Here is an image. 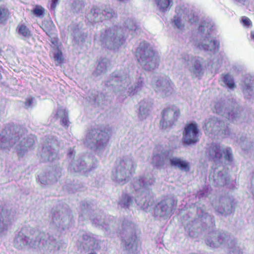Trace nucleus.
<instances>
[{
    "label": "nucleus",
    "instance_id": "1",
    "mask_svg": "<svg viewBox=\"0 0 254 254\" xmlns=\"http://www.w3.org/2000/svg\"><path fill=\"white\" fill-rule=\"evenodd\" d=\"M128 67H124L113 72L105 82L107 87H111L120 102H123L128 96L140 91L145 85L144 74L138 73L133 85Z\"/></svg>",
    "mask_w": 254,
    "mask_h": 254
},
{
    "label": "nucleus",
    "instance_id": "2",
    "mask_svg": "<svg viewBox=\"0 0 254 254\" xmlns=\"http://www.w3.org/2000/svg\"><path fill=\"white\" fill-rule=\"evenodd\" d=\"M27 131L24 127L13 124L6 126L0 133V148L8 149L15 145L18 154H22L35 143L34 135H26Z\"/></svg>",
    "mask_w": 254,
    "mask_h": 254
},
{
    "label": "nucleus",
    "instance_id": "3",
    "mask_svg": "<svg viewBox=\"0 0 254 254\" xmlns=\"http://www.w3.org/2000/svg\"><path fill=\"white\" fill-rule=\"evenodd\" d=\"M214 23L208 19L202 20L198 27V31L192 37L191 43L194 47L200 51L210 53H217L219 48V42L210 37Z\"/></svg>",
    "mask_w": 254,
    "mask_h": 254
},
{
    "label": "nucleus",
    "instance_id": "4",
    "mask_svg": "<svg viewBox=\"0 0 254 254\" xmlns=\"http://www.w3.org/2000/svg\"><path fill=\"white\" fill-rule=\"evenodd\" d=\"M35 236V239L33 240L19 232L14 239V246L19 250L23 249L27 246L50 251H54L56 248L58 250L60 249L56 239L49 233L37 231Z\"/></svg>",
    "mask_w": 254,
    "mask_h": 254
},
{
    "label": "nucleus",
    "instance_id": "5",
    "mask_svg": "<svg viewBox=\"0 0 254 254\" xmlns=\"http://www.w3.org/2000/svg\"><path fill=\"white\" fill-rule=\"evenodd\" d=\"M154 183L155 178L148 175L134 179L133 188L137 193H139L135 200L143 209H147L154 203L153 195L150 188Z\"/></svg>",
    "mask_w": 254,
    "mask_h": 254
},
{
    "label": "nucleus",
    "instance_id": "6",
    "mask_svg": "<svg viewBox=\"0 0 254 254\" xmlns=\"http://www.w3.org/2000/svg\"><path fill=\"white\" fill-rule=\"evenodd\" d=\"M94 40L103 47L118 49L125 41V32L123 28L118 26L103 29L95 34Z\"/></svg>",
    "mask_w": 254,
    "mask_h": 254
},
{
    "label": "nucleus",
    "instance_id": "7",
    "mask_svg": "<svg viewBox=\"0 0 254 254\" xmlns=\"http://www.w3.org/2000/svg\"><path fill=\"white\" fill-rule=\"evenodd\" d=\"M94 40L103 47L118 49L125 41V32L123 28L118 26L103 29L95 34Z\"/></svg>",
    "mask_w": 254,
    "mask_h": 254
},
{
    "label": "nucleus",
    "instance_id": "8",
    "mask_svg": "<svg viewBox=\"0 0 254 254\" xmlns=\"http://www.w3.org/2000/svg\"><path fill=\"white\" fill-rule=\"evenodd\" d=\"M117 165L112 175V180L117 184L124 185L127 183L135 172L136 161L131 154L124 156L117 160Z\"/></svg>",
    "mask_w": 254,
    "mask_h": 254
},
{
    "label": "nucleus",
    "instance_id": "9",
    "mask_svg": "<svg viewBox=\"0 0 254 254\" xmlns=\"http://www.w3.org/2000/svg\"><path fill=\"white\" fill-rule=\"evenodd\" d=\"M111 135L108 128H92L86 133L84 144L97 154H100L107 146Z\"/></svg>",
    "mask_w": 254,
    "mask_h": 254
},
{
    "label": "nucleus",
    "instance_id": "10",
    "mask_svg": "<svg viewBox=\"0 0 254 254\" xmlns=\"http://www.w3.org/2000/svg\"><path fill=\"white\" fill-rule=\"evenodd\" d=\"M138 62L146 71H152L159 66V58L148 43L141 42L136 51Z\"/></svg>",
    "mask_w": 254,
    "mask_h": 254
},
{
    "label": "nucleus",
    "instance_id": "11",
    "mask_svg": "<svg viewBox=\"0 0 254 254\" xmlns=\"http://www.w3.org/2000/svg\"><path fill=\"white\" fill-rule=\"evenodd\" d=\"M135 225L127 220L122 223V234L124 251L128 254H137V237L135 234Z\"/></svg>",
    "mask_w": 254,
    "mask_h": 254
},
{
    "label": "nucleus",
    "instance_id": "12",
    "mask_svg": "<svg viewBox=\"0 0 254 254\" xmlns=\"http://www.w3.org/2000/svg\"><path fill=\"white\" fill-rule=\"evenodd\" d=\"M238 107V104L234 101L221 100L215 103L213 112L233 121L240 114Z\"/></svg>",
    "mask_w": 254,
    "mask_h": 254
},
{
    "label": "nucleus",
    "instance_id": "13",
    "mask_svg": "<svg viewBox=\"0 0 254 254\" xmlns=\"http://www.w3.org/2000/svg\"><path fill=\"white\" fill-rule=\"evenodd\" d=\"M178 199L174 195L167 196L159 202L154 209L155 217L166 219L173 214L176 209Z\"/></svg>",
    "mask_w": 254,
    "mask_h": 254
},
{
    "label": "nucleus",
    "instance_id": "14",
    "mask_svg": "<svg viewBox=\"0 0 254 254\" xmlns=\"http://www.w3.org/2000/svg\"><path fill=\"white\" fill-rule=\"evenodd\" d=\"M60 142L52 135H46L43 141L41 154V161L44 162H52L57 156V148Z\"/></svg>",
    "mask_w": 254,
    "mask_h": 254
},
{
    "label": "nucleus",
    "instance_id": "15",
    "mask_svg": "<svg viewBox=\"0 0 254 254\" xmlns=\"http://www.w3.org/2000/svg\"><path fill=\"white\" fill-rule=\"evenodd\" d=\"M72 219L70 211L63 208L53 212L51 225L59 231H62L69 227L72 223Z\"/></svg>",
    "mask_w": 254,
    "mask_h": 254
},
{
    "label": "nucleus",
    "instance_id": "16",
    "mask_svg": "<svg viewBox=\"0 0 254 254\" xmlns=\"http://www.w3.org/2000/svg\"><path fill=\"white\" fill-rule=\"evenodd\" d=\"M203 128L205 133L209 135H229L230 133L227 124L224 121L219 120L215 117L206 120Z\"/></svg>",
    "mask_w": 254,
    "mask_h": 254
},
{
    "label": "nucleus",
    "instance_id": "17",
    "mask_svg": "<svg viewBox=\"0 0 254 254\" xmlns=\"http://www.w3.org/2000/svg\"><path fill=\"white\" fill-rule=\"evenodd\" d=\"M87 17L91 22H99L116 17L117 15L110 7L100 8L93 6L87 13Z\"/></svg>",
    "mask_w": 254,
    "mask_h": 254
},
{
    "label": "nucleus",
    "instance_id": "18",
    "mask_svg": "<svg viewBox=\"0 0 254 254\" xmlns=\"http://www.w3.org/2000/svg\"><path fill=\"white\" fill-rule=\"evenodd\" d=\"M182 143L184 146L195 145L199 141V129L195 123L187 125L183 132Z\"/></svg>",
    "mask_w": 254,
    "mask_h": 254
},
{
    "label": "nucleus",
    "instance_id": "19",
    "mask_svg": "<svg viewBox=\"0 0 254 254\" xmlns=\"http://www.w3.org/2000/svg\"><path fill=\"white\" fill-rule=\"evenodd\" d=\"M75 151L73 149L69 148L67 153V158L69 163L68 170L71 172H89L92 168L81 158L74 159Z\"/></svg>",
    "mask_w": 254,
    "mask_h": 254
},
{
    "label": "nucleus",
    "instance_id": "20",
    "mask_svg": "<svg viewBox=\"0 0 254 254\" xmlns=\"http://www.w3.org/2000/svg\"><path fill=\"white\" fill-rule=\"evenodd\" d=\"M232 239L227 233L215 230L209 233L206 244L211 248H217L225 243H229Z\"/></svg>",
    "mask_w": 254,
    "mask_h": 254
},
{
    "label": "nucleus",
    "instance_id": "21",
    "mask_svg": "<svg viewBox=\"0 0 254 254\" xmlns=\"http://www.w3.org/2000/svg\"><path fill=\"white\" fill-rule=\"evenodd\" d=\"M208 154L209 157L215 162H220L222 158L223 154L224 158L230 162L232 161V150L227 147L225 151L219 144L212 143L209 147Z\"/></svg>",
    "mask_w": 254,
    "mask_h": 254
},
{
    "label": "nucleus",
    "instance_id": "22",
    "mask_svg": "<svg viewBox=\"0 0 254 254\" xmlns=\"http://www.w3.org/2000/svg\"><path fill=\"white\" fill-rule=\"evenodd\" d=\"M180 115V110L175 107L168 108L163 110L162 118L160 125L162 129L171 127L178 120Z\"/></svg>",
    "mask_w": 254,
    "mask_h": 254
},
{
    "label": "nucleus",
    "instance_id": "23",
    "mask_svg": "<svg viewBox=\"0 0 254 254\" xmlns=\"http://www.w3.org/2000/svg\"><path fill=\"white\" fill-rule=\"evenodd\" d=\"M155 92L162 97L170 96L174 92V84L168 78L158 79L153 85Z\"/></svg>",
    "mask_w": 254,
    "mask_h": 254
},
{
    "label": "nucleus",
    "instance_id": "24",
    "mask_svg": "<svg viewBox=\"0 0 254 254\" xmlns=\"http://www.w3.org/2000/svg\"><path fill=\"white\" fill-rule=\"evenodd\" d=\"M90 219L95 225L101 227L106 231L112 230L117 226L116 220L113 216H107L103 214L93 215L90 216Z\"/></svg>",
    "mask_w": 254,
    "mask_h": 254
},
{
    "label": "nucleus",
    "instance_id": "25",
    "mask_svg": "<svg viewBox=\"0 0 254 254\" xmlns=\"http://www.w3.org/2000/svg\"><path fill=\"white\" fill-rule=\"evenodd\" d=\"M62 174V169L56 166L51 168L47 172L39 176V180L43 185H50L58 181Z\"/></svg>",
    "mask_w": 254,
    "mask_h": 254
},
{
    "label": "nucleus",
    "instance_id": "26",
    "mask_svg": "<svg viewBox=\"0 0 254 254\" xmlns=\"http://www.w3.org/2000/svg\"><path fill=\"white\" fill-rule=\"evenodd\" d=\"M240 86L245 98H254V75L247 74L243 77Z\"/></svg>",
    "mask_w": 254,
    "mask_h": 254
},
{
    "label": "nucleus",
    "instance_id": "27",
    "mask_svg": "<svg viewBox=\"0 0 254 254\" xmlns=\"http://www.w3.org/2000/svg\"><path fill=\"white\" fill-rule=\"evenodd\" d=\"M234 199L228 195L221 196L218 204L216 206V210L220 214L227 216L234 211Z\"/></svg>",
    "mask_w": 254,
    "mask_h": 254
},
{
    "label": "nucleus",
    "instance_id": "28",
    "mask_svg": "<svg viewBox=\"0 0 254 254\" xmlns=\"http://www.w3.org/2000/svg\"><path fill=\"white\" fill-rule=\"evenodd\" d=\"M209 179L213 181L215 186H217L227 185L229 182L227 172L224 168L221 170L214 168L213 172L209 175Z\"/></svg>",
    "mask_w": 254,
    "mask_h": 254
},
{
    "label": "nucleus",
    "instance_id": "29",
    "mask_svg": "<svg viewBox=\"0 0 254 254\" xmlns=\"http://www.w3.org/2000/svg\"><path fill=\"white\" fill-rule=\"evenodd\" d=\"M196 215L198 216V221L201 222V227L203 228V231L210 229L215 225L214 216L205 212L203 208L197 207Z\"/></svg>",
    "mask_w": 254,
    "mask_h": 254
},
{
    "label": "nucleus",
    "instance_id": "30",
    "mask_svg": "<svg viewBox=\"0 0 254 254\" xmlns=\"http://www.w3.org/2000/svg\"><path fill=\"white\" fill-rule=\"evenodd\" d=\"M14 215V212L6 206H0V233L7 230Z\"/></svg>",
    "mask_w": 254,
    "mask_h": 254
},
{
    "label": "nucleus",
    "instance_id": "31",
    "mask_svg": "<svg viewBox=\"0 0 254 254\" xmlns=\"http://www.w3.org/2000/svg\"><path fill=\"white\" fill-rule=\"evenodd\" d=\"M189 11V9L185 6L176 7V13L172 20V25L174 29H177L180 31H182L184 29L185 24L184 20H186L185 12Z\"/></svg>",
    "mask_w": 254,
    "mask_h": 254
},
{
    "label": "nucleus",
    "instance_id": "32",
    "mask_svg": "<svg viewBox=\"0 0 254 254\" xmlns=\"http://www.w3.org/2000/svg\"><path fill=\"white\" fill-rule=\"evenodd\" d=\"M201 222L198 221L197 218L189 222L185 226V231L188 235L192 238L197 237L202 233L203 228L201 227Z\"/></svg>",
    "mask_w": 254,
    "mask_h": 254
},
{
    "label": "nucleus",
    "instance_id": "33",
    "mask_svg": "<svg viewBox=\"0 0 254 254\" xmlns=\"http://www.w3.org/2000/svg\"><path fill=\"white\" fill-rule=\"evenodd\" d=\"M170 158L169 152L164 151L153 156L152 164L157 169L163 168L165 166L168 164Z\"/></svg>",
    "mask_w": 254,
    "mask_h": 254
},
{
    "label": "nucleus",
    "instance_id": "34",
    "mask_svg": "<svg viewBox=\"0 0 254 254\" xmlns=\"http://www.w3.org/2000/svg\"><path fill=\"white\" fill-rule=\"evenodd\" d=\"M204 63V59L200 57H195L194 61L191 65L189 67V70L195 77H197L203 73V65Z\"/></svg>",
    "mask_w": 254,
    "mask_h": 254
},
{
    "label": "nucleus",
    "instance_id": "35",
    "mask_svg": "<svg viewBox=\"0 0 254 254\" xmlns=\"http://www.w3.org/2000/svg\"><path fill=\"white\" fill-rule=\"evenodd\" d=\"M152 103L148 100H143L139 102L138 117L141 120L147 118L149 115Z\"/></svg>",
    "mask_w": 254,
    "mask_h": 254
},
{
    "label": "nucleus",
    "instance_id": "36",
    "mask_svg": "<svg viewBox=\"0 0 254 254\" xmlns=\"http://www.w3.org/2000/svg\"><path fill=\"white\" fill-rule=\"evenodd\" d=\"M133 202V196L127 193H123L118 200L117 205L119 208L127 209L132 206Z\"/></svg>",
    "mask_w": 254,
    "mask_h": 254
},
{
    "label": "nucleus",
    "instance_id": "37",
    "mask_svg": "<svg viewBox=\"0 0 254 254\" xmlns=\"http://www.w3.org/2000/svg\"><path fill=\"white\" fill-rule=\"evenodd\" d=\"M90 98L94 104L97 106L106 105L110 102L109 97L102 92L94 91L93 93H92Z\"/></svg>",
    "mask_w": 254,
    "mask_h": 254
},
{
    "label": "nucleus",
    "instance_id": "38",
    "mask_svg": "<svg viewBox=\"0 0 254 254\" xmlns=\"http://www.w3.org/2000/svg\"><path fill=\"white\" fill-rule=\"evenodd\" d=\"M169 161L170 165L172 167L185 171H189L190 170L189 163L186 160L178 157H170Z\"/></svg>",
    "mask_w": 254,
    "mask_h": 254
},
{
    "label": "nucleus",
    "instance_id": "39",
    "mask_svg": "<svg viewBox=\"0 0 254 254\" xmlns=\"http://www.w3.org/2000/svg\"><path fill=\"white\" fill-rule=\"evenodd\" d=\"M110 66V61L107 58L102 59L99 61L96 70L93 73V74L95 76H97L104 74L106 72Z\"/></svg>",
    "mask_w": 254,
    "mask_h": 254
},
{
    "label": "nucleus",
    "instance_id": "40",
    "mask_svg": "<svg viewBox=\"0 0 254 254\" xmlns=\"http://www.w3.org/2000/svg\"><path fill=\"white\" fill-rule=\"evenodd\" d=\"M82 240V245L84 250L88 251L95 248L96 239L92 236V235L87 233L83 234Z\"/></svg>",
    "mask_w": 254,
    "mask_h": 254
},
{
    "label": "nucleus",
    "instance_id": "41",
    "mask_svg": "<svg viewBox=\"0 0 254 254\" xmlns=\"http://www.w3.org/2000/svg\"><path fill=\"white\" fill-rule=\"evenodd\" d=\"M124 27L126 29V31L127 30L132 35L137 34L138 32H140V28L136 22L130 18H127L125 21Z\"/></svg>",
    "mask_w": 254,
    "mask_h": 254
},
{
    "label": "nucleus",
    "instance_id": "42",
    "mask_svg": "<svg viewBox=\"0 0 254 254\" xmlns=\"http://www.w3.org/2000/svg\"><path fill=\"white\" fill-rule=\"evenodd\" d=\"M158 9L162 12L168 11L173 4V0H155Z\"/></svg>",
    "mask_w": 254,
    "mask_h": 254
},
{
    "label": "nucleus",
    "instance_id": "43",
    "mask_svg": "<svg viewBox=\"0 0 254 254\" xmlns=\"http://www.w3.org/2000/svg\"><path fill=\"white\" fill-rule=\"evenodd\" d=\"M237 142L240 145L242 149L246 151H251L254 150V145L253 143L246 139L245 136H241Z\"/></svg>",
    "mask_w": 254,
    "mask_h": 254
},
{
    "label": "nucleus",
    "instance_id": "44",
    "mask_svg": "<svg viewBox=\"0 0 254 254\" xmlns=\"http://www.w3.org/2000/svg\"><path fill=\"white\" fill-rule=\"evenodd\" d=\"M227 245L229 249L227 254H243V252L234 239H231Z\"/></svg>",
    "mask_w": 254,
    "mask_h": 254
},
{
    "label": "nucleus",
    "instance_id": "45",
    "mask_svg": "<svg viewBox=\"0 0 254 254\" xmlns=\"http://www.w3.org/2000/svg\"><path fill=\"white\" fill-rule=\"evenodd\" d=\"M221 78L225 84L230 89H234L236 87L233 77L229 73L222 74Z\"/></svg>",
    "mask_w": 254,
    "mask_h": 254
},
{
    "label": "nucleus",
    "instance_id": "46",
    "mask_svg": "<svg viewBox=\"0 0 254 254\" xmlns=\"http://www.w3.org/2000/svg\"><path fill=\"white\" fill-rule=\"evenodd\" d=\"M85 6L82 0H74L72 3L71 8L74 12H82Z\"/></svg>",
    "mask_w": 254,
    "mask_h": 254
},
{
    "label": "nucleus",
    "instance_id": "47",
    "mask_svg": "<svg viewBox=\"0 0 254 254\" xmlns=\"http://www.w3.org/2000/svg\"><path fill=\"white\" fill-rule=\"evenodd\" d=\"M195 57L188 54H183L181 56L182 62L187 66L188 68L190 66L194 61Z\"/></svg>",
    "mask_w": 254,
    "mask_h": 254
},
{
    "label": "nucleus",
    "instance_id": "48",
    "mask_svg": "<svg viewBox=\"0 0 254 254\" xmlns=\"http://www.w3.org/2000/svg\"><path fill=\"white\" fill-rule=\"evenodd\" d=\"M187 9H189V12H185V15L186 18L187 17L188 20L191 24H193L197 22L198 21V16L195 15L192 9H190L189 8L187 7Z\"/></svg>",
    "mask_w": 254,
    "mask_h": 254
},
{
    "label": "nucleus",
    "instance_id": "49",
    "mask_svg": "<svg viewBox=\"0 0 254 254\" xmlns=\"http://www.w3.org/2000/svg\"><path fill=\"white\" fill-rule=\"evenodd\" d=\"M8 15V9L0 7V23H4L7 19Z\"/></svg>",
    "mask_w": 254,
    "mask_h": 254
},
{
    "label": "nucleus",
    "instance_id": "50",
    "mask_svg": "<svg viewBox=\"0 0 254 254\" xmlns=\"http://www.w3.org/2000/svg\"><path fill=\"white\" fill-rule=\"evenodd\" d=\"M65 116H67V112L65 109L59 107L58 108L56 113L54 115V117L56 119L59 118H61V119H62Z\"/></svg>",
    "mask_w": 254,
    "mask_h": 254
},
{
    "label": "nucleus",
    "instance_id": "51",
    "mask_svg": "<svg viewBox=\"0 0 254 254\" xmlns=\"http://www.w3.org/2000/svg\"><path fill=\"white\" fill-rule=\"evenodd\" d=\"M18 33L25 37H29L30 32L29 29L24 25H21L19 27Z\"/></svg>",
    "mask_w": 254,
    "mask_h": 254
},
{
    "label": "nucleus",
    "instance_id": "52",
    "mask_svg": "<svg viewBox=\"0 0 254 254\" xmlns=\"http://www.w3.org/2000/svg\"><path fill=\"white\" fill-rule=\"evenodd\" d=\"M32 11L37 17H41L44 15L45 9L41 6L36 5Z\"/></svg>",
    "mask_w": 254,
    "mask_h": 254
},
{
    "label": "nucleus",
    "instance_id": "53",
    "mask_svg": "<svg viewBox=\"0 0 254 254\" xmlns=\"http://www.w3.org/2000/svg\"><path fill=\"white\" fill-rule=\"evenodd\" d=\"M91 206L90 203L87 201H83L81 203V209L83 214H86L90 211Z\"/></svg>",
    "mask_w": 254,
    "mask_h": 254
},
{
    "label": "nucleus",
    "instance_id": "54",
    "mask_svg": "<svg viewBox=\"0 0 254 254\" xmlns=\"http://www.w3.org/2000/svg\"><path fill=\"white\" fill-rule=\"evenodd\" d=\"M242 22L245 26L249 27L252 26V22L249 18L246 17H243L242 19Z\"/></svg>",
    "mask_w": 254,
    "mask_h": 254
},
{
    "label": "nucleus",
    "instance_id": "55",
    "mask_svg": "<svg viewBox=\"0 0 254 254\" xmlns=\"http://www.w3.org/2000/svg\"><path fill=\"white\" fill-rule=\"evenodd\" d=\"M33 100H34V99L33 98H27L26 99V101H25L24 104H25V107L26 109H28L29 108H31L32 107Z\"/></svg>",
    "mask_w": 254,
    "mask_h": 254
},
{
    "label": "nucleus",
    "instance_id": "56",
    "mask_svg": "<svg viewBox=\"0 0 254 254\" xmlns=\"http://www.w3.org/2000/svg\"><path fill=\"white\" fill-rule=\"evenodd\" d=\"M62 124L65 127H67L69 125V121L68 120L67 116L64 117V118L61 119Z\"/></svg>",
    "mask_w": 254,
    "mask_h": 254
},
{
    "label": "nucleus",
    "instance_id": "57",
    "mask_svg": "<svg viewBox=\"0 0 254 254\" xmlns=\"http://www.w3.org/2000/svg\"><path fill=\"white\" fill-rule=\"evenodd\" d=\"M55 60L59 63H61L63 61L62 55L61 53H57L55 54Z\"/></svg>",
    "mask_w": 254,
    "mask_h": 254
},
{
    "label": "nucleus",
    "instance_id": "58",
    "mask_svg": "<svg viewBox=\"0 0 254 254\" xmlns=\"http://www.w3.org/2000/svg\"><path fill=\"white\" fill-rule=\"evenodd\" d=\"M59 0H52L51 3V9L54 10L57 4L58 3Z\"/></svg>",
    "mask_w": 254,
    "mask_h": 254
},
{
    "label": "nucleus",
    "instance_id": "59",
    "mask_svg": "<svg viewBox=\"0 0 254 254\" xmlns=\"http://www.w3.org/2000/svg\"><path fill=\"white\" fill-rule=\"evenodd\" d=\"M4 113V108H1L0 109V116H2V115H3Z\"/></svg>",
    "mask_w": 254,
    "mask_h": 254
},
{
    "label": "nucleus",
    "instance_id": "60",
    "mask_svg": "<svg viewBox=\"0 0 254 254\" xmlns=\"http://www.w3.org/2000/svg\"><path fill=\"white\" fill-rule=\"evenodd\" d=\"M251 38L254 41V31L251 32Z\"/></svg>",
    "mask_w": 254,
    "mask_h": 254
},
{
    "label": "nucleus",
    "instance_id": "61",
    "mask_svg": "<svg viewBox=\"0 0 254 254\" xmlns=\"http://www.w3.org/2000/svg\"><path fill=\"white\" fill-rule=\"evenodd\" d=\"M251 184H252V186L254 187V175L252 177Z\"/></svg>",
    "mask_w": 254,
    "mask_h": 254
},
{
    "label": "nucleus",
    "instance_id": "62",
    "mask_svg": "<svg viewBox=\"0 0 254 254\" xmlns=\"http://www.w3.org/2000/svg\"><path fill=\"white\" fill-rule=\"evenodd\" d=\"M2 79V75L0 74V80Z\"/></svg>",
    "mask_w": 254,
    "mask_h": 254
},
{
    "label": "nucleus",
    "instance_id": "63",
    "mask_svg": "<svg viewBox=\"0 0 254 254\" xmlns=\"http://www.w3.org/2000/svg\"><path fill=\"white\" fill-rule=\"evenodd\" d=\"M56 43V41H53L52 42V43L54 44H55Z\"/></svg>",
    "mask_w": 254,
    "mask_h": 254
},
{
    "label": "nucleus",
    "instance_id": "64",
    "mask_svg": "<svg viewBox=\"0 0 254 254\" xmlns=\"http://www.w3.org/2000/svg\"><path fill=\"white\" fill-rule=\"evenodd\" d=\"M89 254H95V253H90Z\"/></svg>",
    "mask_w": 254,
    "mask_h": 254
}]
</instances>
